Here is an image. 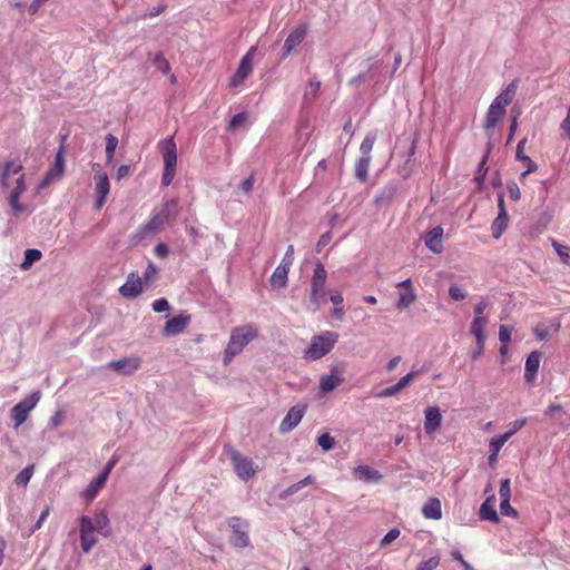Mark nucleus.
Here are the masks:
<instances>
[{"instance_id": "obj_1", "label": "nucleus", "mask_w": 570, "mask_h": 570, "mask_svg": "<svg viewBox=\"0 0 570 570\" xmlns=\"http://www.w3.org/2000/svg\"><path fill=\"white\" fill-rule=\"evenodd\" d=\"M0 185L4 190H10L8 202L14 216L28 210V206L19 202L27 188L21 164L14 160L4 161L0 166Z\"/></svg>"}, {"instance_id": "obj_2", "label": "nucleus", "mask_w": 570, "mask_h": 570, "mask_svg": "<svg viewBox=\"0 0 570 570\" xmlns=\"http://www.w3.org/2000/svg\"><path fill=\"white\" fill-rule=\"evenodd\" d=\"M517 88L518 82L513 80L491 102L483 125V128L488 134H490L498 122L505 116L507 106L512 102L517 94Z\"/></svg>"}, {"instance_id": "obj_3", "label": "nucleus", "mask_w": 570, "mask_h": 570, "mask_svg": "<svg viewBox=\"0 0 570 570\" xmlns=\"http://www.w3.org/2000/svg\"><path fill=\"white\" fill-rule=\"evenodd\" d=\"M257 335L258 328L253 324H245L235 327L230 332L228 344L224 351V364H229L233 357L239 354L249 342L257 337Z\"/></svg>"}, {"instance_id": "obj_4", "label": "nucleus", "mask_w": 570, "mask_h": 570, "mask_svg": "<svg viewBox=\"0 0 570 570\" xmlns=\"http://www.w3.org/2000/svg\"><path fill=\"white\" fill-rule=\"evenodd\" d=\"M159 147L164 159V174L161 184L168 186L171 184L176 175L177 146L173 138H168L160 141Z\"/></svg>"}, {"instance_id": "obj_5", "label": "nucleus", "mask_w": 570, "mask_h": 570, "mask_svg": "<svg viewBox=\"0 0 570 570\" xmlns=\"http://www.w3.org/2000/svg\"><path fill=\"white\" fill-rule=\"evenodd\" d=\"M337 338L338 335L334 332H325L320 336H315L305 351V357L313 361L323 357L333 348Z\"/></svg>"}, {"instance_id": "obj_6", "label": "nucleus", "mask_w": 570, "mask_h": 570, "mask_svg": "<svg viewBox=\"0 0 570 570\" xmlns=\"http://www.w3.org/2000/svg\"><path fill=\"white\" fill-rule=\"evenodd\" d=\"M327 272L323 264L317 263L312 281H311V295L309 301L315 305V308H318L322 304L326 302L325 298V283H326Z\"/></svg>"}, {"instance_id": "obj_7", "label": "nucleus", "mask_w": 570, "mask_h": 570, "mask_svg": "<svg viewBox=\"0 0 570 570\" xmlns=\"http://www.w3.org/2000/svg\"><path fill=\"white\" fill-rule=\"evenodd\" d=\"M92 170L95 171V194H96V209H101L105 205L107 197L110 193V183L108 175L100 168V165L94 164Z\"/></svg>"}, {"instance_id": "obj_8", "label": "nucleus", "mask_w": 570, "mask_h": 570, "mask_svg": "<svg viewBox=\"0 0 570 570\" xmlns=\"http://www.w3.org/2000/svg\"><path fill=\"white\" fill-rule=\"evenodd\" d=\"M176 207V202H165L159 207L155 208L150 218L145 224L146 229L150 230L151 233H157L164 224L169 219V216L171 215V212Z\"/></svg>"}, {"instance_id": "obj_9", "label": "nucleus", "mask_w": 570, "mask_h": 570, "mask_svg": "<svg viewBox=\"0 0 570 570\" xmlns=\"http://www.w3.org/2000/svg\"><path fill=\"white\" fill-rule=\"evenodd\" d=\"M41 393L39 391L33 392L29 397L22 400L18 404H16L11 410V416L14 421L16 428L23 424L30 411L36 407L38 402L40 401Z\"/></svg>"}, {"instance_id": "obj_10", "label": "nucleus", "mask_w": 570, "mask_h": 570, "mask_svg": "<svg viewBox=\"0 0 570 570\" xmlns=\"http://www.w3.org/2000/svg\"><path fill=\"white\" fill-rule=\"evenodd\" d=\"M230 460L234 471L239 479L247 481L256 474L257 465L250 458L244 456L237 451H233Z\"/></svg>"}, {"instance_id": "obj_11", "label": "nucleus", "mask_w": 570, "mask_h": 570, "mask_svg": "<svg viewBox=\"0 0 570 570\" xmlns=\"http://www.w3.org/2000/svg\"><path fill=\"white\" fill-rule=\"evenodd\" d=\"M229 527L232 528L230 543L237 548H246L249 546V535H248V522L233 517L228 521Z\"/></svg>"}, {"instance_id": "obj_12", "label": "nucleus", "mask_w": 570, "mask_h": 570, "mask_svg": "<svg viewBox=\"0 0 570 570\" xmlns=\"http://www.w3.org/2000/svg\"><path fill=\"white\" fill-rule=\"evenodd\" d=\"M79 527L80 546L82 551L88 553L98 542V538L95 535L94 521L90 517L82 515L79 520Z\"/></svg>"}, {"instance_id": "obj_13", "label": "nucleus", "mask_w": 570, "mask_h": 570, "mask_svg": "<svg viewBox=\"0 0 570 570\" xmlns=\"http://www.w3.org/2000/svg\"><path fill=\"white\" fill-rule=\"evenodd\" d=\"M255 47H252L247 53L242 58L239 66L233 76L229 86L230 87H237L240 85L253 71V56L255 52Z\"/></svg>"}, {"instance_id": "obj_14", "label": "nucleus", "mask_w": 570, "mask_h": 570, "mask_svg": "<svg viewBox=\"0 0 570 570\" xmlns=\"http://www.w3.org/2000/svg\"><path fill=\"white\" fill-rule=\"evenodd\" d=\"M305 410L304 405L292 406L279 424V432L285 434L294 430L302 421Z\"/></svg>"}, {"instance_id": "obj_15", "label": "nucleus", "mask_w": 570, "mask_h": 570, "mask_svg": "<svg viewBox=\"0 0 570 570\" xmlns=\"http://www.w3.org/2000/svg\"><path fill=\"white\" fill-rule=\"evenodd\" d=\"M140 358L137 356L124 357L111 361L107 364V368L112 370L122 375H131L140 367Z\"/></svg>"}, {"instance_id": "obj_16", "label": "nucleus", "mask_w": 570, "mask_h": 570, "mask_svg": "<svg viewBox=\"0 0 570 570\" xmlns=\"http://www.w3.org/2000/svg\"><path fill=\"white\" fill-rule=\"evenodd\" d=\"M142 278L137 273H130L124 285L119 287V293L122 297L134 298L142 292Z\"/></svg>"}, {"instance_id": "obj_17", "label": "nucleus", "mask_w": 570, "mask_h": 570, "mask_svg": "<svg viewBox=\"0 0 570 570\" xmlns=\"http://www.w3.org/2000/svg\"><path fill=\"white\" fill-rule=\"evenodd\" d=\"M112 468L114 462H109L101 473L88 484L83 491L86 499H92L99 493V491L105 487Z\"/></svg>"}, {"instance_id": "obj_18", "label": "nucleus", "mask_w": 570, "mask_h": 570, "mask_svg": "<svg viewBox=\"0 0 570 570\" xmlns=\"http://www.w3.org/2000/svg\"><path fill=\"white\" fill-rule=\"evenodd\" d=\"M190 322V316L187 314H179L168 320L164 326L163 334L165 336H175L183 333Z\"/></svg>"}, {"instance_id": "obj_19", "label": "nucleus", "mask_w": 570, "mask_h": 570, "mask_svg": "<svg viewBox=\"0 0 570 570\" xmlns=\"http://www.w3.org/2000/svg\"><path fill=\"white\" fill-rule=\"evenodd\" d=\"M414 154H415V141L410 140V144H409L406 150L401 155L403 158V163L397 165V171L403 178H407L412 174V171L416 165Z\"/></svg>"}, {"instance_id": "obj_20", "label": "nucleus", "mask_w": 570, "mask_h": 570, "mask_svg": "<svg viewBox=\"0 0 570 570\" xmlns=\"http://www.w3.org/2000/svg\"><path fill=\"white\" fill-rule=\"evenodd\" d=\"M343 382L344 377L342 375V371L337 367H333L330 374L323 375L320 379V391L325 394L330 393L340 386Z\"/></svg>"}, {"instance_id": "obj_21", "label": "nucleus", "mask_w": 570, "mask_h": 570, "mask_svg": "<svg viewBox=\"0 0 570 570\" xmlns=\"http://www.w3.org/2000/svg\"><path fill=\"white\" fill-rule=\"evenodd\" d=\"M353 476L355 480L364 483H379L382 480V474L368 465L355 466L353 469Z\"/></svg>"}, {"instance_id": "obj_22", "label": "nucleus", "mask_w": 570, "mask_h": 570, "mask_svg": "<svg viewBox=\"0 0 570 570\" xmlns=\"http://www.w3.org/2000/svg\"><path fill=\"white\" fill-rule=\"evenodd\" d=\"M424 414V430L428 434H432L441 426L442 414L438 406L428 407Z\"/></svg>"}, {"instance_id": "obj_23", "label": "nucleus", "mask_w": 570, "mask_h": 570, "mask_svg": "<svg viewBox=\"0 0 570 570\" xmlns=\"http://www.w3.org/2000/svg\"><path fill=\"white\" fill-rule=\"evenodd\" d=\"M63 173V158H62V147H60L59 151L56 155L55 165L48 170L42 183L40 184V188H46L53 180L59 179Z\"/></svg>"}, {"instance_id": "obj_24", "label": "nucleus", "mask_w": 570, "mask_h": 570, "mask_svg": "<svg viewBox=\"0 0 570 570\" xmlns=\"http://www.w3.org/2000/svg\"><path fill=\"white\" fill-rule=\"evenodd\" d=\"M306 36V28L303 26H299L291 31L288 37L285 40L284 47H283V56L289 55L296 47H298L304 38Z\"/></svg>"}, {"instance_id": "obj_25", "label": "nucleus", "mask_w": 570, "mask_h": 570, "mask_svg": "<svg viewBox=\"0 0 570 570\" xmlns=\"http://www.w3.org/2000/svg\"><path fill=\"white\" fill-rule=\"evenodd\" d=\"M443 239V228L441 226H436L432 228L425 235V246L433 253L440 254L443 249L442 247Z\"/></svg>"}, {"instance_id": "obj_26", "label": "nucleus", "mask_w": 570, "mask_h": 570, "mask_svg": "<svg viewBox=\"0 0 570 570\" xmlns=\"http://www.w3.org/2000/svg\"><path fill=\"white\" fill-rule=\"evenodd\" d=\"M541 362V354L538 351H533L529 354L525 361L524 380L528 383H532L537 376Z\"/></svg>"}, {"instance_id": "obj_27", "label": "nucleus", "mask_w": 570, "mask_h": 570, "mask_svg": "<svg viewBox=\"0 0 570 570\" xmlns=\"http://www.w3.org/2000/svg\"><path fill=\"white\" fill-rule=\"evenodd\" d=\"M488 324V318L484 316H475L471 327L470 332L475 337L478 345H481V347H484V341H485V333L484 327Z\"/></svg>"}, {"instance_id": "obj_28", "label": "nucleus", "mask_w": 570, "mask_h": 570, "mask_svg": "<svg viewBox=\"0 0 570 570\" xmlns=\"http://www.w3.org/2000/svg\"><path fill=\"white\" fill-rule=\"evenodd\" d=\"M527 139L523 138L518 142L515 157L518 160L524 163L527 169L521 174V177H525L530 173H534L538 169V165L528 156L523 154Z\"/></svg>"}, {"instance_id": "obj_29", "label": "nucleus", "mask_w": 570, "mask_h": 570, "mask_svg": "<svg viewBox=\"0 0 570 570\" xmlns=\"http://www.w3.org/2000/svg\"><path fill=\"white\" fill-rule=\"evenodd\" d=\"M289 268L285 265H278L271 276V285L273 288H284L287 285Z\"/></svg>"}, {"instance_id": "obj_30", "label": "nucleus", "mask_w": 570, "mask_h": 570, "mask_svg": "<svg viewBox=\"0 0 570 570\" xmlns=\"http://www.w3.org/2000/svg\"><path fill=\"white\" fill-rule=\"evenodd\" d=\"M91 519L94 521V530L101 533L104 537L110 534L109 519L105 512H99Z\"/></svg>"}, {"instance_id": "obj_31", "label": "nucleus", "mask_w": 570, "mask_h": 570, "mask_svg": "<svg viewBox=\"0 0 570 570\" xmlns=\"http://www.w3.org/2000/svg\"><path fill=\"white\" fill-rule=\"evenodd\" d=\"M509 222L508 213H499L494 222L492 223L491 230L492 236L498 239L501 237L503 232L507 229Z\"/></svg>"}, {"instance_id": "obj_32", "label": "nucleus", "mask_w": 570, "mask_h": 570, "mask_svg": "<svg viewBox=\"0 0 570 570\" xmlns=\"http://www.w3.org/2000/svg\"><path fill=\"white\" fill-rule=\"evenodd\" d=\"M422 513L426 519L439 520L442 517L441 501H428L423 508Z\"/></svg>"}, {"instance_id": "obj_33", "label": "nucleus", "mask_w": 570, "mask_h": 570, "mask_svg": "<svg viewBox=\"0 0 570 570\" xmlns=\"http://www.w3.org/2000/svg\"><path fill=\"white\" fill-rule=\"evenodd\" d=\"M492 502L493 501H483L480 508V518L497 523L499 522V515Z\"/></svg>"}, {"instance_id": "obj_34", "label": "nucleus", "mask_w": 570, "mask_h": 570, "mask_svg": "<svg viewBox=\"0 0 570 570\" xmlns=\"http://www.w3.org/2000/svg\"><path fill=\"white\" fill-rule=\"evenodd\" d=\"M372 157L361 156L355 164V177L362 181L366 180Z\"/></svg>"}, {"instance_id": "obj_35", "label": "nucleus", "mask_w": 570, "mask_h": 570, "mask_svg": "<svg viewBox=\"0 0 570 570\" xmlns=\"http://www.w3.org/2000/svg\"><path fill=\"white\" fill-rule=\"evenodd\" d=\"M42 257V253L39 249L36 248H29L24 252V258L21 263L20 267L23 271H28L31 265L38 261H40Z\"/></svg>"}, {"instance_id": "obj_36", "label": "nucleus", "mask_w": 570, "mask_h": 570, "mask_svg": "<svg viewBox=\"0 0 570 570\" xmlns=\"http://www.w3.org/2000/svg\"><path fill=\"white\" fill-rule=\"evenodd\" d=\"M416 298V294L413 288L406 289L399 294V299L396 302V307L399 309H404L409 307Z\"/></svg>"}, {"instance_id": "obj_37", "label": "nucleus", "mask_w": 570, "mask_h": 570, "mask_svg": "<svg viewBox=\"0 0 570 570\" xmlns=\"http://www.w3.org/2000/svg\"><path fill=\"white\" fill-rule=\"evenodd\" d=\"M375 140H376V134L372 132V131L367 132V135L365 136V138L363 139V141L360 146L361 156L372 157L371 153L373 150Z\"/></svg>"}, {"instance_id": "obj_38", "label": "nucleus", "mask_w": 570, "mask_h": 570, "mask_svg": "<svg viewBox=\"0 0 570 570\" xmlns=\"http://www.w3.org/2000/svg\"><path fill=\"white\" fill-rule=\"evenodd\" d=\"M118 145V138L111 134L106 136V159L107 163H111L114 159L115 150Z\"/></svg>"}, {"instance_id": "obj_39", "label": "nucleus", "mask_w": 570, "mask_h": 570, "mask_svg": "<svg viewBox=\"0 0 570 570\" xmlns=\"http://www.w3.org/2000/svg\"><path fill=\"white\" fill-rule=\"evenodd\" d=\"M35 466L29 465L24 468L14 479L17 485L26 487L33 474Z\"/></svg>"}, {"instance_id": "obj_40", "label": "nucleus", "mask_w": 570, "mask_h": 570, "mask_svg": "<svg viewBox=\"0 0 570 570\" xmlns=\"http://www.w3.org/2000/svg\"><path fill=\"white\" fill-rule=\"evenodd\" d=\"M511 438V433H503L491 439L489 443L490 450L498 451L502 449L504 443Z\"/></svg>"}, {"instance_id": "obj_41", "label": "nucleus", "mask_w": 570, "mask_h": 570, "mask_svg": "<svg viewBox=\"0 0 570 570\" xmlns=\"http://www.w3.org/2000/svg\"><path fill=\"white\" fill-rule=\"evenodd\" d=\"M396 194V186L393 184L384 186L380 194L376 196V202L390 200Z\"/></svg>"}, {"instance_id": "obj_42", "label": "nucleus", "mask_w": 570, "mask_h": 570, "mask_svg": "<svg viewBox=\"0 0 570 570\" xmlns=\"http://www.w3.org/2000/svg\"><path fill=\"white\" fill-rule=\"evenodd\" d=\"M154 63L157 67V69L164 75H168L170 72L169 62L167 61L163 53L159 52L156 55Z\"/></svg>"}, {"instance_id": "obj_43", "label": "nucleus", "mask_w": 570, "mask_h": 570, "mask_svg": "<svg viewBox=\"0 0 570 570\" xmlns=\"http://www.w3.org/2000/svg\"><path fill=\"white\" fill-rule=\"evenodd\" d=\"M151 235H154V233H151L150 230H147L146 225H142L131 236V243H132V245H138L139 243H141L144 239L148 238Z\"/></svg>"}, {"instance_id": "obj_44", "label": "nucleus", "mask_w": 570, "mask_h": 570, "mask_svg": "<svg viewBox=\"0 0 570 570\" xmlns=\"http://www.w3.org/2000/svg\"><path fill=\"white\" fill-rule=\"evenodd\" d=\"M317 444L324 450L330 451L335 445V440L328 433H324L317 438Z\"/></svg>"}, {"instance_id": "obj_45", "label": "nucleus", "mask_w": 570, "mask_h": 570, "mask_svg": "<svg viewBox=\"0 0 570 570\" xmlns=\"http://www.w3.org/2000/svg\"><path fill=\"white\" fill-rule=\"evenodd\" d=\"M552 245L557 254L562 258L566 264L570 261V247L559 244L557 240H552Z\"/></svg>"}, {"instance_id": "obj_46", "label": "nucleus", "mask_w": 570, "mask_h": 570, "mask_svg": "<svg viewBox=\"0 0 570 570\" xmlns=\"http://www.w3.org/2000/svg\"><path fill=\"white\" fill-rule=\"evenodd\" d=\"M440 563L439 557H431L426 560H423L417 566L416 570H433L435 569Z\"/></svg>"}, {"instance_id": "obj_47", "label": "nucleus", "mask_w": 570, "mask_h": 570, "mask_svg": "<svg viewBox=\"0 0 570 570\" xmlns=\"http://www.w3.org/2000/svg\"><path fill=\"white\" fill-rule=\"evenodd\" d=\"M157 274H158V268L156 267V265L154 263L149 262L146 267V271L144 273L142 282H145L146 284L151 283L155 279V277L157 276Z\"/></svg>"}, {"instance_id": "obj_48", "label": "nucleus", "mask_w": 570, "mask_h": 570, "mask_svg": "<svg viewBox=\"0 0 570 570\" xmlns=\"http://www.w3.org/2000/svg\"><path fill=\"white\" fill-rule=\"evenodd\" d=\"M63 420H65L63 411L62 410H57L55 412V414L50 417L49 428L51 430L58 429L59 426L62 425Z\"/></svg>"}, {"instance_id": "obj_49", "label": "nucleus", "mask_w": 570, "mask_h": 570, "mask_svg": "<svg viewBox=\"0 0 570 570\" xmlns=\"http://www.w3.org/2000/svg\"><path fill=\"white\" fill-rule=\"evenodd\" d=\"M255 184V175L254 174H250V176L248 178H246L239 186H238V189L244 194V195H249L253 190V186Z\"/></svg>"}, {"instance_id": "obj_50", "label": "nucleus", "mask_w": 570, "mask_h": 570, "mask_svg": "<svg viewBox=\"0 0 570 570\" xmlns=\"http://www.w3.org/2000/svg\"><path fill=\"white\" fill-rule=\"evenodd\" d=\"M401 531L396 528L391 529L381 540V547H385L392 543L400 537Z\"/></svg>"}, {"instance_id": "obj_51", "label": "nucleus", "mask_w": 570, "mask_h": 570, "mask_svg": "<svg viewBox=\"0 0 570 570\" xmlns=\"http://www.w3.org/2000/svg\"><path fill=\"white\" fill-rule=\"evenodd\" d=\"M500 511H501V514L507 515V517L515 518L518 514L517 510L511 507L510 501H501Z\"/></svg>"}, {"instance_id": "obj_52", "label": "nucleus", "mask_w": 570, "mask_h": 570, "mask_svg": "<svg viewBox=\"0 0 570 570\" xmlns=\"http://www.w3.org/2000/svg\"><path fill=\"white\" fill-rule=\"evenodd\" d=\"M449 295L454 301L464 299L466 297V294L456 285H451L449 288Z\"/></svg>"}, {"instance_id": "obj_53", "label": "nucleus", "mask_w": 570, "mask_h": 570, "mask_svg": "<svg viewBox=\"0 0 570 570\" xmlns=\"http://www.w3.org/2000/svg\"><path fill=\"white\" fill-rule=\"evenodd\" d=\"M508 191L509 196L512 200L517 202L521 197V191L519 186L514 181L508 183Z\"/></svg>"}, {"instance_id": "obj_54", "label": "nucleus", "mask_w": 570, "mask_h": 570, "mask_svg": "<svg viewBox=\"0 0 570 570\" xmlns=\"http://www.w3.org/2000/svg\"><path fill=\"white\" fill-rule=\"evenodd\" d=\"M153 309L156 313H163L169 309V303L165 298H158L153 303Z\"/></svg>"}, {"instance_id": "obj_55", "label": "nucleus", "mask_w": 570, "mask_h": 570, "mask_svg": "<svg viewBox=\"0 0 570 570\" xmlns=\"http://www.w3.org/2000/svg\"><path fill=\"white\" fill-rule=\"evenodd\" d=\"M499 493H500L501 499H510L511 490H510V480L509 479H504L501 481Z\"/></svg>"}, {"instance_id": "obj_56", "label": "nucleus", "mask_w": 570, "mask_h": 570, "mask_svg": "<svg viewBox=\"0 0 570 570\" xmlns=\"http://www.w3.org/2000/svg\"><path fill=\"white\" fill-rule=\"evenodd\" d=\"M451 556L453 557V559L458 560L462 564L464 570H475L472 564L464 560L462 553L459 550H453L451 552Z\"/></svg>"}, {"instance_id": "obj_57", "label": "nucleus", "mask_w": 570, "mask_h": 570, "mask_svg": "<svg viewBox=\"0 0 570 570\" xmlns=\"http://www.w3.org/2000/svg\"><path fill=\"white\" fill-rule=\"evenodd\" d=\"M401 390L399 389L397 384H394L390 387H386L377 393V397H390L396 395Z\"/></svg>"}, {"instance_id": "obj_58", "label": "nucleus", "mask_w": 570, "mask_h": 570, "mask_svg": "<svg viewBox=\"0 0 570 570\" xmlns=\"http://www.w3.org/2000/svg\"><path fill=\"white\" fill-rule=\"evenodd\" d=\"M246 118H247L246 114H244V112L237 114L230 119L228 127L230 129H235V128L239 127L242 124H244L246 121Z\"/></svg>"}, {"instance_id": "obj_59", "label": "nucleus", "mask_w": 570, "mask_h": 570, "mask_svg": "<svg viewBox=\"0 0 570 570\" xmlns=\"http://www.w3.org/2000/svg\"><path fill=\"white\" fill-rule=\"evenodd\" d=\"M417 375V372H410L409 374H406L405 376H403L402 379H400V381L396 383L399 389L402 391L403 389H405L412 380H414Z\"/></svg>"}, {"instance_id": "obj_60", "label": "nucleus", "mask_w": 570, "mask_h": 570, "mask_svg": "<svg viewBox=\"0 0 570 570\" xmlns=\"http://www.w3.org/2000/svg\"><path fill=\"white\" fill-rule=\"evenodd\" d=\"M293 255H294V247L293 245H289L286 249V253L281 262L279 265H285L286 267L291 268L293 264Z\"/></svg>"}, {"instance_id": "obj_61", "label": "nucleus", "mask_w": 570, "mask_h": 570, "mask_svg": "<svg viewBox=\"0 0 570 570\" xmlns=\"http://www.w3.org/2000/svg\"><path fill=\"white\" fill-rule=\"evenodd\" d=\"M547 415H551L553 417L559 419L561 414L563 413V407L560 404H552L548 406V409L544 412Z\"/></svg>"}, {"instance_id": "obj_62", "label": "nucleus", "mask_w": 570, "mask_h": 570, "mask_svg": "<svg viewBox=\"0 0 570 570\" xmlns=\"http://www.w3.org/2000/svg\"><path fill=\"white\" fill-rule=\"evenodd\" d=\"M511 328L507 325H501L499 328V340L503 343H508L511 340Z\"/></svg>"}, {"instance_id": "obj_63", "label": "nucleus", "mask_w": 570, "mask_h": 570, "mask_svg": "<svg viewBox=\"0 0 570 570\" xmlns=\"http://www.w3.org/2000/svg\"><path fill=\"white\" fill-rule=\"evenodd\" d=\"M525 423H527L525 417L515 420L510 424V430L507 431L505 433H511V436H512L514 433H517L519 430H521L525 425Z\"/></svg>"}, {"instance_id": "obj_64", "label": "nucleus", "mask_w": 570, "mask_h": 570, "mask_svg": "<svg viewBox=\"0 0 570 570\" xmlns=\"http://www.w3.org/2000/svg\"><path fill=\"white\" fill-rule=\"evenodd\" d=\"M560 128L563 131V135L568 139H570V106H569V109H568L566 118L563 119V121L560 125Z\"/></svg>"}]
</instances>
